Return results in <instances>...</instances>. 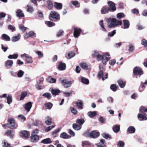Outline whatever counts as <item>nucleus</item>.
<instances>
[{"label":"nucleus","mask_w":147,"mask_h":147,"mask_svg":"<svg viewBox=\"0 0 147 147\" xmlns=\"http://www.w3.org/2000/svg\"><path fill=\"white\" fill-rule=\"evenodd\" d=\"M82 31V30L79 28H75L74 29V36L75 37L77 38L80 35Z\"/></svg>","instance_id":"6e6552de"},{"label":"nucleus","mask_w":147,"mask_h":147,"mask_svg":"<svg viewBox=\"0 0 147 147\" xmlns=\"http://www.w3.org/2000/svg\"><path fill=\"white\" fill-rule=\"evenodd\" d=\"M78 101L76 102V104L79 109H83V103L82 101L80 100H78Z\"/></svg>","instance_id":"a878e982"},{"label":"nucleus","mask_w":147,"mask_h":147,"mask_svg":"<svg viewBox=\"0 0 147 147\" xmlns=\"http://www.w3.org/2000/svg\"><path fill=\"white\" fill-rule=\"evenodd\" d=\"M80 65L82 68L87 70L88 69V65L85 63H82L80 64Z\"/></svg>","instance_id":"f704fd0d"},{"label":"nucleus","mask_w":147,"mask_h":147,"mask_svg":"<svg viewBox=\"0 0 147 147\" xmlns=\"http://www.w3.org/2000/svg\"><path fill=\"white\" fill-rule=\"evenodd\" d=\"M125 145L124 142L119 141L117 144V146L118 147H123Z\"/></svg>","instance_id":"3c124183"},{"label":"nucleus","mask_w":147,"mask_h":147,"mask_svg":"<svg viewBox=\"0 0 147 147\" xmlns=\"http://www.w3.org/2000/svg\"><path fill=\"white\" fill-rule=\"evenodd\" d=\"M133 72L135 75L140 76L143 74L142 69L138 67H136L134 68Z\"/></svg>","instance_id":"423d86ee"},{"label":"nucleus","mask_w":147,"mask_h":147,"mask_svg":"<svg viewBox=\"0 0 147 147\" xmlns=\"http://www.w3.org/2000/svg\"><path fill=\"white\" fill-rule=\"evenodd\" d=\"M92 56L94 57H96L98 61L102 60V63L104 65H106L107 62L110 59L109 54L105 53L101 55H100L98 52L96 51H95L93 52Z\"/></svg>","instance_id":"f257e3e1"},{"label":"nucleus","mask_w":147,"mask_h":147,"mask_svg":"<svg viewBox=\"0 0 147 147\" xmlns=\"http://www.w3.org/2000/svg\"><path fill=\"white\" fill-rule=\"evenodd\" d=\"M103 76V72L102 70H100L98 73L97 77L99 79L102 78Z\"/></svg>","instance_id":"4d7b16f0"},{"label":"nucleus","mask_w":147,"mask_h":147,"mask_svg":"<svg viewBox=\"0 0 147 147\" xmlns=\"http://www.w3.org/2000/svg\"><path fill=\"white\" fill-rule=\"evenodd\" d=\"M135 130L136 129L135 128L132 126H130L127 129V131L130 134H133L134 133L135 131Z\"/></svg>","instance_id":"7c9ffc66"},{"label":"nucleus","mask_w":147,"mask_h":147,"mask_svg":"<svg viewBox=\"0 0 147 147\" xmlns=\"http://www.w3.org/2000/svg\"><path fill=\"white\" fill-rule=\"evenodd\" d=\"M36 53L38 55V57L39 58H41L43 56V54L40 51H37Z\"/></svg>","instance_id":"69168bd1"},{"label":"nucleus","mask_w":147,"mask_h":147,"mask_svg":"<svg viewBox=\"0 0 147 147\" xmlns=\"http://www.w3.org/2000/svg\"><path fill=\"white\" fill-rule=\"evenodd\" d=\"M138 117L140 121L147 120V117L145 115L141 113H139L138 114Z\"/></svg>","instance_id":"aec40b11"},{"label":"nucleus","mask_w":147,"mask_h":147,"mask_svg":"<svg viewBox=\"0 0 147 147\" xmlns=\"http://www.w3.org/2000/svg\"><path fill=\"white\" fill-rule=\"evenodd\" d=\"M52 118L51 117H47L45 118V123L47 125H51L52 123Z\"/></svg>","instance_id":"393cba45"},{"label":"nucleus","mask_w":147,"mask_h":147,"mask_svg":"<svg viewBox=\"0 0 147 147\" xmlns=\"http://www.w3.org/2000/svg\"><path fill=\"white\" fill-rule=\"evenodd\" d=\"M113 130L115 133L118 132L120 130V125H115L113 126Z\"/></svg>","instance_id":"58836bf2"},{"label":"nucleus","mask_w":147,"mask_h":147,"mask_svg":"<svg viewBox=\"0 0 147 147\" xmlns=\"http://www.w3.org/2000/svg\"><path fill=\"white\" fill-rule=\"evenodd\" d=\"M20 38V35L19 34L17 36H13L12 38V40L13 42H16Z\"/></svg>","instance_id":"37998d69"},{"label":"nucleus","mask_w":147,"mask_h":147,"mask_svg":"<svg viewBox=\"0 0 147 147\" xmlns=\"http://www.w3.org/2000/svg\"><path fill=\"white\" fill-rule=\"evenodd\" d=\"M58 69L61 70H64L66 68V64L61 62H60L58 67Z\"/></svg>","instance_id":"2eb2a0df"},{"label":"nucleus","mask_w":147,"mask_h":147,"mask_svg":"<svg viewBox=\"0 0 147 147\" xmlns=\"http://www.w3.org/2000/svg\"><path fill=\"white\" fill-rule=\"evenodd\" d=\"M3 147H11L10 145L5 141L3 142Z\"/></svg>","instance_id":"338daca9"},{"label":"nucleus","mask_w":147,"mask_h":147,"mask_svg":"<svg viewBox=\"0 0 147 147\" xmlns=\"http://www.w3.org/2000/svg\"><path fill=\"white\" fill-rule=\"evenodd\" d=\"M42 96H43L47 98L48 99H49L51 97V94L50 93L48 92H46L44 93Z\"/></svg>","instance_id":"8fccbe9b"},{"label":"nucleus","mask_w":147,"mask_h":147,"mask_svg":"<svg viewBox=\"0 0 147 147\" xmlns=\"http://www.w3.org/2000/svg\"><path fill=\"white\" fill-rule=\"evenodd\" d=\"M7 103L10 104L12 101V97L11 95H8L7 97Z\"/></svg>","instance_id":"49530a36"},{"label":"nucleus","mask_w":147,"mask_h":147,"mask_svg":"<svg viewBox=\"0 0 147 147\" xmlns=\"http://www.w3.org/2000/svg\"><path fill=\"white\" fill-rule=\"evenodd\" d=\"M75 55V53L74 52L70 51L66 54L65 57L67 59H69L74 57Z\"/></svg>","instance_id":"f8f14e48"},{"label":"nucleus","mask_w":147,"mask_h":147,"mask_svg":"<svg viewBox=\"0 0 147 147\" xmlns=\"http://www.w3.org/2000/svg\"><path fill=\"white\" fill-rule=\"evenodd\" d=\"M110 89L114 92H115L117 90V86L116 85L114 84H112L110 87Z\"/></svg>","instance_id":"de8ad7c7"},{"label":"nucleus","mask_w":147,"mask_h":147,"mask_svg":"<svg viewBox=\"0 0 147 147\" xmlns=\"http://www.w3.org/2000/svg\"><path fill=\"white\" fill-rule=\"evenodd\" d=\"M47 8L49 9H52L53 7V4L52 2L50 0H47Z\"/></svg>","instance_id":"b1692460"},{"label":"nucleus","mask_w":147,"mask_h":147,"mask_svg":"<svg viewBox=\"0 0 147 147\" xmlns=\"http://www.w3.org/2000/svg\"><path fill=\"white\" fill-rule=\"evenodd\" d=\"M18 57L17 54H14L13 55H10L8 56V58L9 59H16Z\"/></svg>","instance_id":"c03bdc74"},{"label":"nucleus","mask_w":147,"mask_h":147,"mask_svg":"<svg viewBox=\"0 0 147 147\" xmlns=\"http://www.w3.org/2000/svg\"><path fill=\"white\" fill-rule=\"evenodd\" d=\"M82 82L85 84H88L89 83V81L88 79H86L85 78H81Z\"/></svg>","instance_id":"864d4df0"},{"label":"nucleus","mask_w":147,"mask_h":147,"mask_svg":"<svg viewBox=\"0 0 147 147\" xmlns=\"http://www.w3.org/2000/svg\"><path fill=\"white\" fill-rule=\"evenodd\" d=\"M69 136L68 134L65 132L61 133L60 135V138L64 139L68 138Z\"/></svg>","instance_id":"72a5a7b5"},{"label":"nucleus","mask_w":147,"mask_h":147,"mask_svg":"<svg viewBox=\"0 0 147 147\" xmlns=\"http://www.w3.org/2000/svg\"><path fill=\"white\" fill-rule=\"evenodd\" d=\"M24 74V72L22 70H20L17 74L18 77L21 78L22 77Z\"/></svg>","instance_id":"5fc2aeb1"},{"label":"nucleus","mask_w":147,"mask_h":147,"mask_svg":"<svg viewBox=\"0 0 147 147\" xmlns=\"http://www.w3.org/2000/svg\"><path fill=\"white\" fill-rule=\"evenodd\" d=\"M61 129V127H60L55 130L52 132V135L54 137H57V134L60 131Z\"/></svg>","instance_id":"c85d7f7f"},{"label":"nucleus","mask_w":147,"mask_h":147,"mask_svg":"<svg viewBox=\"0 0 147 147\" xmlns=\"http://www.w3.org/2000/svg\"><path fill=\"white\" fill-rule=\"evenodd\" d=\"M117 83L119 86L121 88H123L126 84L125 82L121 79H119L117 81Z\"/></svg>","instance_id":"a211bd4d"},{"label":"nucleus","mask_w":147,"mask_h":147,"mask_svg":"<svg viewBox=\"0 0 147 147\" xmlns=\"http://www.w3.org/2000/svg\"><path fill=\"white\" fill-rule=\"evenodd\" d=\"M124 24V28H127L129 26V23L128 20H123Z\"/></svg>","instance_id":"bb28decb"},{"label":"nucleus","mask_w":147,"mask_h":147,"mask_svg":"<svg viewBox=\"0 0 147 147\" xmlns=\"http://www.w3.org/2000/svg\"><path fill=\"white\" fill-rule=\"evenodd\" d=\"M108 27L110 28H114L122 24V22L121 20H118L113 18H109L107 20Z\"/></svg>","instance_id":"f03ea898"},{"label":"nucleus","mask_w":147,"mask_h":147,"mask_svg":"<svg viewBox=\"0 0 147 147\" xmlns=\"http://www.w3.org/2000/svg\"><path fill=\"white\" fill-rule=\"evenodd\" d=\"M73 128L75 130H80L81 128V126L78 125L76 123H74L72 125Z\"/></svg>","instance_id":"4c0bfd02"},{"label":"nucleus","mask_w":147,"mask_h":147,"mask_svg":"<svg viewBox=\"0 0 147 147\" xmlns=\"http://www.w3.org/2000/svg\"><path fill=\"white\" fill-rule=\"evenodd\" d=\"M88 115L90 117L92 118L96 116L97 115L96 111H90L88 113Z\"/></svg>","instance_id":"e433bc0d"},{"label":"nucleus","mask_w":147,"mask_h":147,"mask_svg":"<svg viewBox=\"0 0 147 147\" xmlns=\"http://www.w3.org/2000/svg\"><path fill=\"white\" fill-rule=\"evenodd\" d=\"M107 4L108 5V7L110 10V11L114 12L116 10V4L114 2L111 1H109L107 2Z\"/></svg>","instance_id":"39448f33"},{"label":"nucleus","mask_w":147,"mask_h":147,"mask_svg":"<svg viewBox=\"0 0 147 147\" xmlns=\"http://www.w3.org/2000/svg\"><path fill=\"white\" fill-rule=\"evenodd\" d=\"M116 62V60L115 59H113L110 60L109 63L110 65H113Z\"/></svg>","instance_id":"774afa93"},{"label":"nucleus","mask_w":147,"mask_h":147,"mask_svg":"<svg viewBox=\"0 0 147 147\" xmlns=\"http://www.w3.org/2000/svg\"><path fill=\"white\" fill-rule=\"evenodd\" d=\"M141 44L143 45L145 47H147V40L145 39H143L141 41Z\"/></svg>","instance_id":"09e8293b"},{"label":"nucleus","mask_w":147,"mask_h":147,"mask_svg":"<svg viewBox=\"0 0 147 147\" xmlns=\"http://www.w3.org/2000/svg\"><path fill=\"white\" fill-rule=\"evenodd\" d=\"M139 111L141 113L147 112V108L144 106H141L140 108Z\"/></svg>","instance_id":"79ce46f5"},{"label":"nucleus","mask_w":147,"mask_h":147,"mask_svg":"<svg viewBox=\"0 0 147 147\" xmlns=\"http://www.w3.org/2000/svg\"><path fill=\"white\" fill-rule=\"evenodd\" d=\"M54 6L55 9L58 10H60L62 8L63 5L61 3L55 2L54 3Z\"/></svg>","instance_id":"dca6fc26"},{"label":"nucleus","mask_w":147,"mask_h":147,"mask_svg":"<svg viewBox=\"0 0 147 147\" xmlns=\"http://www.w3.org/2000/svg\"><path fill=\"white\" fill-rule=\"evenodd\" d=\"M44 105L46 109H51L53 106V104L50 102L46 103Z\"/></svg>","instance_id":"c9c22d12"},{"label":"nucleus","mask_w":147,"mask_h":147,"mask_svg":"<svg viewBox=\"0 0 147 147\" xmlns=\"http://www.w3.org/2000/svg\"><path fill=\"white\" fill-rule=\"evenodd\" d=\"M15 133L13 130H7L5 134L7 136H10L11 138H13L14 135Z\"/></svg>","instance_id":"4468645a"},{"label":"nucleus","mask_w":147,"mask_h":147,"mask_svg":"<svg viewBox=\"0 0 147 147\" xmlns=\"http://www.w3.org/2000/svg\"><path fill=\"white\" fill-rule=\"evenodd\" d=\"M125 16L124 14L123 13H118L117 15V17L118 19H121Z\"/></svg>","instance_id":"6e6d98bb"},{"label":"nucleus","mask_w":147,"mask_h":147,"mask_svg":"<svg viewBox=\"0 0 147 147\" xmlns=\"http://www.w3.org/2000/svg\"><path fill=\"white\" fill-rule=\"evenodd\" d=\"M39 136L36 135H32L30 137V140L31 142H36L39 140Z\"/></svg>","instance_id":"1a4fd4ad"},{"label":"nucleus","mask_w":147,"mask_h":147,"mask_svg":"<svg viewBox=\"0 0 147 147\" xmlns=\"http://www.w3.org/2000/svg\"><path fill=\"white\" fill-rule=\"evenodd\" d=\"M84 122L85 121L83 119H78L76 121V123L80 126H81Z\"/></svg>","instance_id":"a19ab883"},{"label":"nucleus","mask_w":147,"mask_h":147,"mask_svg":"<svg viewBox=\"0 0 147 147\" xmlns=\"http://www.w3.org/2000/svg\"><path fill=\"white\" fill-rule=\"evenodd\" d=\"M41 143L45 144H48L51 143L52 141L49 138H47L42 140Z\"/></svg>","instance_id":"473e14b6"},{"label":"nucleus","mask_w":147,"mask_h":147,"mask_svg":"<svg viewBox=\"0 0 147 147\" xmlns=\"http://www.w3.org/2000/svg\"><path fill=\"white\" fill-rule=\"evenodd\" d=\"M51 92L52 94L54 96L58 95L61 92L60 90L58 89H52Z\"/></svg>","instance_id":"5701e85b"},{"label":"nucleus","mask_w":147,"mask_h":147,"mask_svg":"<svg viewBox=\"0 0 147 147\" xmlns=\"http://www.w3.org/2000/svg\"><path fill=\"white\" fill-rule=\"evenodd\" d=\"M102 136L105 138L107 139L108 138H111V136L108 134H107L106 133L103 134H102Z\"/></svg>","instance_id":"052dcab7"},{"label":"nucleus","mask_w":147,"mask_h":147,"mask_svg":"<svg viewBox=\"0 0 147 147\" xmlns=\"http://www.w3.org/2000/svg\"><path fill=\"white\" fill-rule=\"evenodd\" d=\"M47 81L50 82L55 83L56 82V80L55 78H52L51 77H49L47 79Z\"/></svg>","instance_id":"a18cd8bd"},{"label":"nucleus","mask_w":147,"mask_h":147,"mask_svg":"<svg viewBox=\"0 0 147 147\" xmlns=\"http://www.w3.org/2000/svg\"><path fill=\"white\" fill-rule=\"evenodd\" d=\"M99 133L95 131H91L90 133V136L93 138H97L99 136Z\"/></svg>","instance_id":"9b49d317"},{"label":"nucleus","mask_w":147,"mask_h":147,"mask_svg":"<svg viewBox=\"0 0 147 147\" xmlns=\"http://www.w3.org/2000/svg\"><path fill=\"white\" fill-rule=\"evenodd\" d=\"M20 29L23 32H25L27 28L23 25H20L19 26Z\"/></svg>","instance_id":"e2e57ef3"},{"label":"nucleus","mask_w":147,"mask_h":147,"mask_svg":"<svg viewBox=\"0 0 147 147\" xmlns=\"http://www.w3.org/2000/svg\"><path fill=\"white\" fill-rule=\"evenodd\" d=\"M70 110L74 114L76 115L77 113V110L75 109L74 107H71L70 108Z\"/></svg>","instance_id":"680f3d73"},{"label":"nucleus","mask_w":147,"mask_h":147,"mask_svg":"<svg viewBox=\"0 0 147 147\" xmlns=\"http://www.w3.org/2000/svg\"><path fill=\"white\" fill-rule=\"evenodd\" d=\"M45 24L49 27H52L53 26H55V24L51 21H46L45 22Z\"/></svg>","instance_id":"cd10ccee"},{"label":"nucleus","mask_w":147,"mask_h":147,"mask_svg":"<svg viewBox=\"0 0 147 147\" xmlns=\"http://www.w3.org/2000/svg\"><path fill=\"white\" fill-rule=\"evenodd\" d=\"M35 34L33 31H30L28 33H26L24 35V37L25 38H28L30 37H33Z\"/></svg>","instance_id":"4be33fe9"},{"label":"nucleus","mask_w":147,"mask_h":147,"mask_svg":"<svg viewBox=\"0 0 147 147\" xmlns=\"http://www.w3.org/2000/svg\"><path fill=\"white\" fill-rule=\"evenodd\" d=\"M110 10L107 6H104L102 7L101 10V13L102 14H105L109 13Z\"/></svg>","instance_id":"ddd939ff"},{"label":"nucleus","mask_w":147,"mask_h":147,"mask_svg":"<svg viewBox=\"0 0 147 147\" xmlns=\"http://www.w3.org/2000/svg\"><path fill=\"white\" fill-rule=\"evenodd\" d=\"M16 13L17 16L20 18L24 17V15L22 13V10L20 9H18Z\"/></svg>","instance_id":"412c9836"},{"label":"nucleus","mask_w":147,"mask_h":147,"mask_svg":"<svg viewBox=\"0 0 147 147\" xmlns=\"http://www.w3.org/2000/svg\"><path fill=\"white\" fill-rule=\"evenodd\" d=\"M26 61L28 63H32L33 62L32 57L29 55L26 58Z\"/></svg>","instance_id":"ea45409f"},{"label":"nucleus","mask_w":147,"mask_h":147,"mask_svg":"<svg viewBox=\"0 0 147 147\" xmlns=\"http://www.w3.org/2000/svg\"><path fill=\"white\" fill-rule=\"evenodd\" d=\"M99 24L101 27L102 30L105 32H107V30L105 28L104 24L103 23V20H101L99 22Z\"/></svg>","instance_id":"c756f323"},{"label":"nucleus","mask_w":147,"mask_h":147,"mask_svg":"<svg viewBox=\"0 0 147 147\" xmlns=\"http://www.w3.org/2000/svg\"><path fill=\"white\" fill-rule=\"evenodd\" d=\"M20 136L22 137L28 138L30 136V133L27 131L24 130L21 131L20 132Z\"/></svg>","instance_id":"9d476101"},{"label":"nucleus","mask_w":147,"mask_h":147,"mask_svg":"<svg viewBox=\"0 0 147 147\" xmlns=\"http://www.w3.org/2000/svg\"><path fill=\"white\" fill-rule=\"evenodd\" d=\"M49 18L51 21L56 22L59 20L60 16L57 12L53 11L51 12Z\"/></svg>","instance_id":"7ed1b4c3"},{"label":"nucleus","mask_w":147,"mask_h":147,"mask_svg":"<svg viewBox=\"0 0 147 147\" xmlns=\"http://www.w3.org/2000/svg\"><path fill=\"white\" fill-rule=\"evenodd\" d=\"M61 78H60L59 80L65 87L67 88L71 86L72 84V82L71 81H68L65 79L63 80H61Z\"/></svg>","instance_id":"0eeeda50"},{"label":"nucleus","mask_w":147,"mask_h":147,"mask_svg":"<svg viewBox=\"0 0 147 147\" xmlns=\"http://www.w3.org/2000/svg\"><path fill=\"white\" fill-rule=\"evenodd\" d=\"M55 126V125H52L49 126L47 127L45 129V131L46 132H48L51 130L52 129L54 128Z\"/></svg>","instance_id":"0e129e2a"},{"label":"nucleus","mask_w":147,"mask_h":147,"mask_svg":"<svg viewBox=\"0 0 147 147\" xmlns=\"http://www.w3.org/2000/svg\"><path fill=\"white\" fill-rule=\"evenodd\" d=\"M116 30H114L111 32L108 33V35L109 36L112 37L116 33Z\"/></svg>","instance_id":"bf43d9fd"},{"label":"nucleus","mask_w":147,"mask_h":147,"mask_svg":"<svg viewBox=\"0 0 147 147\" xmlns=\"http://www.w3.org/2000/svg\"><path fill=\"white\" fill-rule=\"evenodd\" d=\"M32 107V103L31 102H28L26 103L24 108L27 111L29 112Z\"/></svg>","instance_id":"6ab92c4d"},{"label":"nucleus","mask_w":147,"mask_h":147,"mask_svg":"<svg viewBox=\"0 0 147 147\" xmlns=\"http://www.w3.org/2000/svg\"><path fill=\"white\" fill-rule=\"evenodd\" d=\"M27 93L26 91H24L22 92L21 94L20 100H23L27 96Z\"/></svg>","instance_id":"2f4dec72"},{"label":"nucleus","mask_w":147,"mask_h":147,"mask_svg":"<svg viewBox=\"0 0 147 147\" xmlns=\"http://www.w3.org/2000/svg\"><path fill=\"white\" fill-rule=\"evenodd\" d=\"M13 63V61L11 60H8L5 62V67L8 68L12 67Z\"/></svg>","instance_id":"f3484780"},{"label":"nucleus","mask_w":147,"mask_h":147,"mask_svg":"<svg viewBox=\"0 0 147 147\" xmlns=\"http://www.w3.org/2000/svg\"><path fill=\"white\" fill-rule=\"evenodd\" d=\"M8 127L11 129H15L16 127V122L14 119L9 118L7 120Z\"/></svg>","instance_id":"20e7f679"},{"label":"nucleus","mask_w":147,"mask_h":147,"mask_svg":"<svg viewBox=\"0 0 147 147\" xmlns=\"http://www.w3.org/2000/svg\"><path fill=\"white\" fill-rule=\"evenodd\" d=\"M27 11L28 12H32L33 11V7L30 5H27Z\"/></svg>","instance_id":"13d9d810"},{"label":"nucleus","mask_w":147,"mask_h":147,"mask_svg":"<svg viewBox=\"0 0 147 147\" xmlns=\"http://www.w3.org/2000/svg\"><path fill=\"white\" fill-rule=\"evenodd\" d=\"M2 37L6 41H9L10 40V38L9 36L5 34H3Z\"/></svg>","instance_id":"603ef678"}]
</instances>
